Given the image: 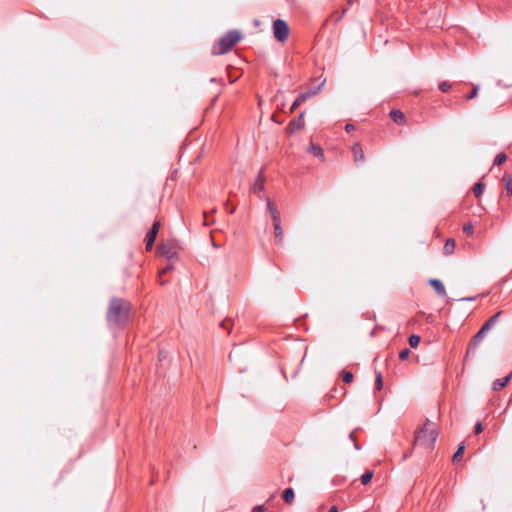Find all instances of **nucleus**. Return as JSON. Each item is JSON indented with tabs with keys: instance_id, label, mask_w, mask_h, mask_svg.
<instances>
[{
	"instance_id": "1",
	"label": "nucleus",
	"mask_w": 512,
	"mask_h": 512,
	"mask_svg": "<svg viewBox=\"0 0 512 512\" xmlns=\"http://www.w3.org/2000/svg\"><path fill=\"white\" fill-rule=\"evenodd\" d=\"M131 312L130 302L122 298H112L109 303L106 318L107 322L114 326H124L128 323Z\"/></svg>"
},
{
	"instance_id": "2",
	"label": "nucleus",
	"mask_w": 512,
	"mask_h": 512,
	"mask_svg": "<svg viewBox=\"0 0 512 512\" xmlns=\"http://www.w3.org/2000/svg\"><path fill=\"white\" fill-rule=\"evenodd\" d=\"M439 435V426L437 423L426 418L424 425L416 431L414 445L432 450Z\"/></svg>"
},
{
	"instance_id": "3",
	"label": "nucleus",
	"mask_w": 512,
	"mask_h": 512,
	"mask_svg": "<svg viewBox=\"0 0 512 512\" xmlns=\"http://www.w3.org/2000/svg\"><path fill=\"white\" fill-rule=\"evenodd\" d=\"M242 38V35L237 30L228 31L221 37L212 48L213 55H221L229 52Z\"/></svg>"
},
{
	"instance_id": "4",
	"label": "nucleus",
	"mask_w": 512,
	"mask_h": 512,
	"mask_svg": "<svg viewBox=\"0 0 512 512\" xmlns=\"http://www.w3.org/2000/svg\"><path fill=\"white\" fill-rule=\"evenodd\" d=\"M501 315V312L495 313L492 317H490L481 327V329L476 333L473 338L472 346L468 349L467 355L470 353L471 349H474L476 345L484 338L486 332H488L493 325H495Z\"/></svg>"
},
{
	"instance_id": "5",
	"label": "nucleus",
	"mask_w": 512,
	"mask_h": 512,
	"mask_svg": "<svg viewBox=\"0 0 512 512\" xmlns=\"http://www.w3.org/2000/svg\"><path fill=\"white\" fill-rule=\"evenodd\" d=\"M273 35L279 42H284L289 36V27L282 19H276L273 22Z\"/></svg>"
},
{
	"instance_id": "6",
	"label": "nucleus",
	"mask_w": 512,
	"mask_h": 512,
	"mask_svg": "<svg viewBox=\"0 0 512 512\" xmlns=\"http://www.w3.org/2000/svg\"><path fill=\"white\" fill-rule=\"evenodd\" d=\"M158 250L162 256L171 260L175 258L178 253V245L174 240H169L159 245Z\"/></svg>"
},
{
	"instance_id": "7",
	"label": "nucleus",
	"mask_w": 512,
	"mask_h": 512,
	"mask_svg": "<svg viewBox=\"0 0 512 512\" xmlns=\"http://www.w3.org/2000/svg\"><path fill=\"white\" fill-rule=\"evenodd\" d=\"M159 229H160V222L156 221L153 223L150 231L147 233L145 242H146V249L148 251H150L153 248V244L155 242V239L157 237Z\"/></svg>"
},
{
	"instance_id": "8",
	"label": "nucleus",
	"mask_w": 512,
	"mask_h": 512,
	"mask_svg": "<svg viewBox=\"0 0 512 512\" xmlns=\"http://www.w3.org/2000/svg\"><path fill=\"white\" fill-rule=\"evenodd\" d=\"M267 209H268V211L270 213V216H271V219L273 221V224L281 222L280 212L278 211V209L275 206L274 202L271 201L270 199H267Z\"/></svg>"
},
{
	"instance_id": "9",
	"label": "nucleus",
	"mask_w": 512,
	"mask_h": 512,
	"mask_svg": "<svg viewBox=\"0 0 512 512\" xmlns=\"http://www.w3.org/2000/svg\"><path fill=\"white\" fill-rule=\"evenodd\" d=\"M304 127V112L300 113L299 117L293 121H291L288 125V130L290 133H294L297 130H300Z\"/></svg>"
},
{
	"instance_id": "10",
	"label": "nucleus",
	"mask_w": 512,
	"mask_h": 512,
	"mask_svg": "<svg viewBox=\"0 0 512 512\" xmlns=\"http://www.w3.org/2000/svg\"><path fill=\"white\" fill-rule=\"evenodd\" d=\"M264 184H265V177L263 175V170L259 171V174L257 178L255 179V182L252 186V191L254 193L260 192L264 190Z\"/></svg>"
},
{
	"instance_id": "11",
	"label": "nucleus",
	"mask_w": 512,
	"mask_h": 512,
	"mask_svg": "<svg viewBox=\"0 0 512 512\" xmlns=\"http://www.w3.org/2000/svg\"><path fill=\"white\" fill-rule=\"evenodd\" d=\"M429 284L434 288L439 296H446V290L443 283L438 279H430Z\"/></svg>"
},
{
	"instance_id": "12",
	"label": "nucleus",
	"mask_w": 512,
	"mask_h": 512,
	"mask_svg": "<svg viewBox=\"0 0 512 512\" xmlns=\"http://www.w3.org/2000/svg\"><path fill=\"white\" fill-rule=\"evenodd\" d=\"M511 377H512V374H509L504 378L496 379L492 384L493 390L499 391V390L503 389L507 385V383L510 381Z\"/></svg>"
},
{
	"instance_id": "13",
	"label": "nucleus",
	"mask_w": 512,
	"mask_h": 512,
	"mask_svg": "<svg viewBox=\"0 0 512 512\" xmlns=\"http://www.w3.org/2000/svg\"><path fill=\"white\" fill-rule=\"evenodd\" d=\"M352 153L355 162H361L364 160V152L362 146L359 143H355L352 147Z\"/></svg>"
},
{
	"instance_id": "14",
	"label": "nucleus",
	"mask_w": 512,
	"mask_h": 512,
	"mask_svg": "<svg viewBox=\"0 0 512 512\" xmlns=\"http://www.w3.org/2000/svg\"><path fill=\"white\" fill-rule=\"evenodd\" d=\"M390 117L396 124L400 125L405 122V116L400 110H396V109L391 110Z\"/></svg>"
},
{
	"instance_id": "15",
	"label": "nucleus",
	"mask_w": 512,
	"mask_h": 512,
	"mask_svg": "<svg viewBox=\"0 0 512 512\" xmlns=\"http://www.w3.org/2000/svg\"><path fill=\"white\" fill-rule=\"evenodd\" d=\"M273 226H274L276 244L281 245L283 243V230L281 227V222L274 223Z\"/></svg>"
},
{
	"instance_id": "16",
	"label": "nucleus",
	"mask_w": 512,
	"mask_h": 512,
	"mask_svg": "<svg viewBox=\"0 0 512 512\" xmlns=\"http://www.w3.org/2000/svg\"><path fill=\"white\" fill-rule=\"evenodd\" d=\"M294 490L293 488H286L283 492V499L287 504H292L294 501Z\"/></svg>"
},
{
	"instance_id": "17",
	"label": "nucleus",
	"mask_w": 512,
	"mask_h": 512,
	"mask_svg": "<svg viewBox=\"0 0 512 512\" xmlns=\"http://www.w3.org/2000/svg\"><path fill=\"white\" fill-rule=\"evenodd\" d=\"M456 243L454 239H448L444 245V253L450 255L454 252Z\"/></svg>"
},
{
	"instance_id": "18",
	"label": "nucleus",
	"mask_w": 512,
	"mask_h": 512,
	"mask_svg": "<svg viewBox=\"0 0 512 512\" xmlns=\"http://www.w3.org/2000/svg\"><path fill=\"white\" fill-rule=\"evenodd\" d=\"M309 150H310V152H311L314 156H316L317 158L322 159V158L324 157L323 149H322L320 146H318V145H314V144H312V145L310 146V149H309Z\"/></svg>"
},
{
	"instance_id": "19",
	"label": "nucleus",
	"mask_w": 512,
	"mask_h": 512,
	"mask_svg": "<svg viewBox=\"0 0 512 512\" xmlns=\"http://www.w3.org/2000/svg\"><path fill=\"white\" fill-rule=\"evenodd\" d=\"M484 188H485V185L482 182H477L473 186V193L476 198H479L482 195Z\"/></svg>"
},
{
	"instance_id": "20",
	"label": "nucleus",
	"mask_w": 512,
	"mask_h": 512,
	"mask_svg": "<svg viewBox=\"0 0 512 512\" xmlns=\"http://www.w3.org/2000/svg\"><path fill=\"white\" fill-rule=\"evenodd\" d=\"M503 181L505 183V190L507 194H512V177L510 175H504Z\"/></svg>"
},
{
	"instance_id": "21",
	"label": "nucleus",
	"mask_w": 512,
	"mask_h": 512,
	"mask_svg": "<svg viewBox=\"0 0 512 512\" xmlns=\"http://www.w3.org/2000/svg\"><path fill=\"white\" fill-rule=\"evenodd\" d=\"M373 471L367 470L365 473L361 476V483L363 485H367L373 478Z\"/></svg>"
},
{
	"instance_id": "22",
	"label": "nucleus",
	"mask_w": 512,
	"mask_h": 512,
	"mask_svg": "<svg viewBox=\"0 0 512 512\" xmlns=\"http://www.w3.org/2000/svg\"><path fill=\"white\" fill-rule=\"evenodd\" d=\"M464 450H465V445L462 443V444L458 447V449L456 450V452H455V453H454V455H453V458H452L453 462H456V461H458V460H459V458L463 455Z\"/></svg>"
},
{
	"instance_id": "23",
	"label": "nucleus",
	"mask_w": 512,
	"mask_h": 512,
	"mask_svg": "<svg viewBox=\"0 0 512 512\" xmlns=\"http://www.w3.org/2000/svg\"><path fill=\"white\" fill-rule=\"evenodd\" d=\"M420 343V336L418 335H411L409 337V345L412 347V348H416Z\"/></svg>"
},
{
	"instance_id": "24",
	"label": "nucleus",
	"mask_w": 512,
	"mask_h": 512,
	"mask_svg": "<svg viewBox=\"0 0 512 512\" xmlns=\"http://www.w3.org/2000/svg\"><path fill=\"white\" fill-rule=\"evenodd\" d=\"M506 159L507 156L505 153H499L494 159V165H501L506 161Z\"/></svg>"
},
{
	"instance_id": "25",
	"label": "nucleus",
	"mask_w": 512,
	"mask_h": 512,
	"mask_svg": "<svg viewBox=\"0 0 512 512\" xmlns=\"http://www.w3.org/2000/svg\"><path fill=\"white\" fill-rule=\"evenodd\" d=\"M172 269V265L168 264L166 267H164L160 272H159V281H160V284L161 285H164L166 282L164 280H162V276L166 273H168L170 270Z\"/></svg>"
},
{
	"instance_id": "26",
	"label": "nucleus",
	"mask_w": 512,
	"mask_h": 512,
	"mask_svg": "<svg viewBox=\"0 0 512 512\" xmlns=\"http://www.w3.org/2000/svg\"><path fill=\"white\" fill-rule=\"evenodd\" d=\"M463 232L467 235V236H471L474 232V227L471 223H466L464 224L463 226Z\"/></svg>"
},
{
	"instance_id": "27",
	"label": "nucleus",
	"mask_w": 512,
	"mask_h": 512,
	"mask_svg": "<svg viewBox=\"0 0 512 512\" xmlns=\"http://www.w3.org/2000/svg\"><path fill=\"white\" fill-rule=\"evenodd\" d=\"M342 380L345 383H351L353 381V374L348 371H344L342 374Z\"/></svg>"
},
{
	"instance_id": "28",
	"label": "nucleus",
	"mask_w": 512,
	"mask_h": 512,
	"mask_svg": "<svg viewBox=\"0 0 512 512\" xmlns=\"http://www.w3.org/2000/svg\"><path fill=\"white\" fill-rule=\"evenodd\" d=\"M450 88H451V83H449L448 81H443L439 84V90L442 92H447L450 90Z\"/></svg>"
},
{
	"instance_id": "29",
	"label": "nucleus",
	"mask_w": 512,
	"mask_h": 512,
	"mask_svg": "<svg viewBox=\"0 0 512 512\" xmlns=\"http://www.w3.org/2000/svg\"><path fill=\"white\" fill-rule=\"evenodd\" d=\"M376 389L377 390H381L382 389V386H383V381H382V374L380 372L377 373L376 375Z\"/></svg>"
},
{
	"instance_id": "30",
	"label": "nucleus",
	"mask_w": 512,
	"mask_h": 512,
	"mask_svg": "<svg viewBox=\"0 0 512 512\" xmlns=\"http://www.w3.org/2000/svg\"><path fill=\"white\" fill-rule=\"evenodd\" d=\"M478 86H474L473 89L471 90V92L466 96V99L467 100H471V99H474L477 94H478Z\"/></svg>"
},
{
	"instance_id": "31",
	"label": "nucleus",
	"mask_w": 512,
	"mask_h": 512,
	"mask_svg": "<svg viewBox=\"0 0 512 512\" xmlns=\"http://www.w3.org/2000/svg\"><path fill=\"white\" fill-rule=\"evenodd\" d=\"M220 326L224 329H227L230 332L232 327V321L230 319H225L220 323Z\"/></svg>"
},
{
	"instance_id": "32",
	"label": "nucleus",
	"mask_w": 512,
	"mask_h": 512,
	"mask_svg": "<svg viewBox=\"0 0 512 512\" xmlns=\"http://www.w3.org/2000/svg\"><path fill=\"white\" fill-rule=\"evenodd\" d=\"M409 355H410V350H409L408 348H405V349H403V350L399 353V358H400L401 360H406V359H408Z\"/></svg>"
},
{
	"instance_id": "33",
	"label": "nucleus",
	"mask_w": 512,
	"mask_h": 512,
	"mask_svg": "<svg viewBox=\"0 0 512 512\" xmlns=\"http://www.w3.org/2000/svg\"><path fill=\"white\" fill-rule=\"evenodd\" d=\"M308 99V95H304L303 93H301L296 99L295 101L298 102L300 105L303 104L306 100Z\"/></svg>"
},
{
	"instance_id": "34",
	"label": "nucleus",
	"mask_w": 512,
	"mask_h": 512,
	"mask_svg": "<svg viewBox=\"0 0 512 512\" xmlns=\"http://www.w3.org/2000/svg\"><path fill=\"white\" fill-rule=\"evenodd\" d=\"M318 90L317 89H312V90H309L307 92H304L303 94L304 95H308V99L312 96H315L317 94Z\"/></svg>"
},
{
	"instance_id": "35",
	"label": "nucleus",
	"mask_w": 512,
	"mask_h": 512,
	"mask_svg": "<svg viewBox=\"0 0 512 512\" xmlns=\"http://www.w3.org/2000/svg\"><path fill=\"white\" fill-rule=\"evenodd\" d=\"M349 438L354 442V447L356 450H359L360 449V446L358 445V443L355 441V437H354V432H351L349 434Z\"/></svg>"
},
{
	"instance_id": "36",
	"label": "nucleus",
	"mask_w": 512,
	"mask_h": 512,
	"mask_svg": "<svg viewBox=\"0 0 512 512\" xmlns=\"http://www.w3.org/2000/svg\"><path fill=\"white\" fill-rule=\"evenodd\" d=\"M483 431V427H482V424L480 422H478L476 425H475V433L476 434H479Z\"/></svg>"
},
{
	"instance_id": "37",
	"label": "nucleus",
	"mask_w": 512,
	"mask_h": 512,
	"mask_svg": "<svg viewBox=\"0 0 512 512\" xmlns=\"http://www.w3.org/2000/svg\"><path fill=\"white\" fill-rule=\"evenodd\" d=\"M299 106H300V104L298 102L294 101L293 104L291 105L290 113H293Z\"/></svg>"
},
{
	"instance_id": "38",
	"label": "nucleus",
	"mask_w": 512,
	"mask_h": 512,
	"mask_svg": "<svg viewBox=\"0 0 512 512\" xmlns=\"http://www.w3.org/2000/svg\"><path fill=\"white\" fill-rule=\"evenodd\" d=\"M345 130H346L347 132H352V131H354V130H355V126H354L353 124H346V126H345Z\"/></svg>"
},
{
	"instance_id": "39",
	"label": "nucleus",
	"mask_w": 512,
	"mask_h": 512,
	"mask_svg": "<svg viewBox=\"0 0 512 512\" xmlns=\"http://www.w3.org/2000/svg\"><path fill=\"white\" fill-rule=\"evenodd\" d=\"M252 512H263V506H256V507H254Z\"/></svg>"
},
{
	"instance_id": "40",
	"label": "nucleus",
	"mask_w": 512,
	"mask_h": 512,
	"mask_svg": "<svg viewBox=\"0 0 512 512\" xmlns=\"http://www.w3.org/2000/svg\"><path fill=\"white\" fill-rule=\"evenodd\" d=\"M329 512H338L337 506H332Z\"/></svg>"
},
{
	"instance_id": "41",
	"label": "nucleus",
	"mask_w": 512,
	"mask_h": 512,
	"mask_svg": "<svg viewBox=\"0 0 512 512\" xmlns=\"http://www.w3.org/2000/svg\"><path fill=\"white\" fill-rule=\"evenodd\" d=\"M228 211H229V213H231V214H232V213H234V211H235V207L228 208Z\"/></svg>"
},
{
	"instance_id": "42",
	"label": "nucleus",
	"mask_w": 512,
	"mask_h": 512,
	"mask_svg": "<svg viewBox=\"0 0 512 512\" xmlns=\"http://www.w3.org/2000/svg\"><path fill=\"white\" fill-rule=\"evenodd\" d=\"M228 211H229V213H231V214H232V213H234V211H235V207L228 208Z\"/></svg>"
}]
</instances>
